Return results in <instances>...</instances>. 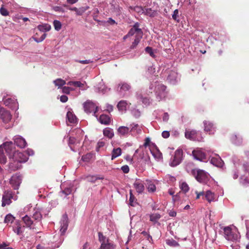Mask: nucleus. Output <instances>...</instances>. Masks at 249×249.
<instances>
[{
  "mask_svg": "<svg viewBox=\"0 0 249 249\" xmlns=\"http://www.w3.org/2000/svg\"><path fill=\"white\" fill-rule=\"evenodd\" d=\"M130 132H134L136 131V133L140 134L142 132V129L141 127L138 124H132L130 125Z\"/></svg>",
  "mask_w": 249,
  "mask_h": 249,
  "instance_id": "35",
  "label": "nucleus"
},
{
  "mask_svg": "<svg viewBox=\"0 0 249 249\" xmlns=\"http://www.w3.org/2000/svg\"><path fill=\"white\" fill-rule=\"evenodd\" d=\"M89 8V7H82L79 8H76V9H73L74 11L76 12V14L77 16H81L85 13Z\"/></svg>",
  "mask_w": 249,
  "mask_h": 249,
  "instance_id": "36",
  "label": "nucleus"
},
{
  "mask_svg": "<svg viewBox=\"0 0 249 249\" xmlns=\"http://www.w3.org/2000/svg\"><path fill=\"white\" fill-rule=\"evenodd\" d=\"M53 26L54 27V29L57 31H59L61 27H62V24L61 23L57 20H54L53 21Z\"/></svg>",
  "mask_w": 249,
  "mask_h": 249,
  "instance_id": "48",
  "label": "nucleus"
},
{
  "mask_svg": "<svg viewBox=\"0 0 249 249\" xmlns=\"http://www.w3.org/2000/svg\"><path fill=\"white\" fill-rule=\"evenodd\" d=\"M32 218L35 220L39 221L41 220L42 215L39 212L36 211L33 215Z\"/></svg>",
  "mask_w": 249,
  "mask_h": 249,
  "instance_id": "44",
  "label": "nucleus"
},
{
  "mask_svg": "<svg viewBox=\"0 0 249 249\" xmlns=\"http://www.w3.org/2000/svg\"><path fill=\"white\" fill-rule=\"evenodd\" d=\"M0 13L3 16H7L9 15V12L4 7L2 4L0 8Z\"/></svg>",
  "mask_w": 249,
  "mask_h": 249,
  "instance_id": "50",
  "label": "nucleus"
},
{
  "mask_svg": "<svg viewBox=\"0 0 249 249\" xmlns=\"http://www.w3.org/2000/svg\"><path fill=\"white\" fill-rule=\"evenodd\" d=\"M13 159L18 162H25L27 160L28 158L24 153L17 151L14 153Z\"/></svg>",
  "mask_w": 249,
  "mask_h": 249,
  "instance_id": "11",
  "label": "nucleus"
},
{
  "mask_svg": "<svg viewBox=\"0 0 249 249\" xmlns=\"http://www.w3.org/2000/svg\"><path fill=\"white\" fill-rule=\"evenodd\" d=\"M21 182V179L20 176L17 175L13 176L10 180V184L15 190L18 189L20 184Z\"/></svg>",
  "mask_w": 249,
  "mask_h": 249,
  "instance_id": "10",
  "label": "nucleus"
},
{
  "mask_svg": "<svg viewBox=\"0 0 249 249\" xmlns=\"http://www.w3.org/2000/svg\"><path fill=\"white\" fill-rule=\"evenodd\" d=\"M86 179H87V181L89 182H90L91 183H95L96 181L98 179H100V180L103 179L104 177H100V176H99L97 175H95V176L89 175L86 177Z\"/></svg>",
  "mask_w": 249,
  "mask_h": 249,
  "instance_id": "27",
  "label": "nucleus"
},
{
  "mask_svg": "<svg viewBox=\"0 0 249 249\" xmlns=\"http://www.w3.org/2000/svg\"><path fill=\"white\" fill-rule=\"evenodd\" d=\"M22 220L27 227L31 228L32 225H33V219L27 215L22 217Z\"/></svg>",
  "mask_w": 249,
  "mask_h": 249,
  "instance_id": "29",
  "label": "nucleus"
},
{
  "mask_svg": "<svg viewBox=\"0 0 249 249\" xmlns=\"http://www.w3.org/2000/svg\"><path fill=\"white\" fill-rule=\"evenodd\" d=\"M130 198H129V204L131 206H134V203L135 202L134 201L135 199V196H133L132 193V191L130 190Z\"/></svg>",
  "mask_w": 249,
  "mask_h": 249,
  "instance_id": "51",
  "label": "nucleus"
},
{
  "mask_svg": "<svg viewBox=\"0 0 249 249\" xmlns=\"http://www.w3.org/2000/svg\"><path fill=\"white\" fill-rule=\"evenodd\" d=\"M130 8L138 13H143L144 8L141 6H136L134 7H130Z\"/></svg>",
  "mask_w": 249,
  "mask_h": 249,
  "instance_id": "49",
  "label": "nucleus"
},
{
  "mask_svg": "<svg viewBox=\"0 0 249 249\" xmlns=\"http://www.w3.org/2000/svg\"><path fill=\"white\" fill-rule=\"evenodd\" d=\"M130 128L127 126H121L117 129V133L121 136H125L130 132Z\"/></svg>",
  "mask_w": 249,
  "mask_h": 249,
  "instance_id": "24",
  "label": "nucleus"
},
{
  "mask_svg": "<svg viewBox=\"0 0 249 249\" xmlns=\"http://www.w3.org/2000/svg\"><path fill=\"white\" fill-rule=\"evenodd\" d=\"M204 126V131L209 133V134H214L215 127L213 124L209 121H204L203 122Z\"/></svg>",
  "mask_w": 249,
  "mask_h": 249,
  "instance_id": "15",
  "label": "nucleus"
},
{
  "mask_svg": "<svg viewBox=\"0 0 249 249\" xmlns=\"http://www.w3.org/2000/svg\"><path fill=\"white\" fill-rule=\"evenodd\" d=\"M191 175L200 183H206L209 179V174L204 170L200 169H193Z\"/></svg>",
  "mask_w": 249,
  "mask_h": 249,
  "instance_id": "2",
  "label": "nucleus"
},
{
  "mask_svg": "<svg viewBox=\"0 0 249 249\" xmlns=\"http://www.w3.org/2000/svg\"><path fill=\"white\" fill-rule=\"evenodd\" d=\"M60 100L61 102L65 103L68 101V98L66 95H62L60 96Z\"/></svg>",
  "mask_w": 249,
  "mask_h": 249,
  "instance_id": "62",
  "label": "nucleus"
},
{
  "mask_svg": "<svg viewBox=\"0 0 249 249\" xmlns=\"http://www.w3.org/2000/svg\"><path fill=\"white\" fill-rule=\"evenodd\" d=\"M53 9H54V11H55L62 12V13H64L65 12V11L62 7H59V6H55L54 7Z\"/></svg>",
  "mask_w": 249,
  "mask_h": 249,
  "instance_id": "63",
  "label": "nucleus"
},
{
  "mask_svg": "<svg viewBox=\"0 0 249 249\" xmlns=\"http://www.w3.org/2000/svg\"><path fill=\"white\" fill-rule=\"evenodd\" d=\"M73 86L76 87L82 88L84 86V84L80 81H74Z\"/></svg>",
  "mask_w": 249,
  "mask_h": 249,
  "instance_id": "59",
  "label": "nucleus"
},
{
  "mask_svg": "<svg viewBox=\"0 0 249 249\" xmlns=\"http://www.w3.org/2000/svg\"><path fill=\"white\" fill-rule=\"evenodd\" d=\"M39 33L42 34L44 32L49 31L51 29V26L48 24L40 25L37 27Z\"/></svg>",
  "mask_w": 249,
  "mask_h": 249,
  "instance_id": "34",
  "label": "nucleus"
},
{
  "mask_svg": "<svg viewBox=\"0 0 249 249\" xmlns=\"http://www.w3.org/2000/svg\"><path fill=\"white\" fill-rule=\"evenodd\" d=\"M133 185L137 193L140 194L143 192L144 190V184L141 180L136 179Z\"/></svg>",
  "mask_w": 249,
  "mask_h": 249,
  "instance_id": "17",
  "label": "nucleus"
},
{
  "mask_svg": "<svg viewBox=\"0 0 249 249\" xmlns=\"http://www.w3.org/2000/svg\"><path fill=\"white\" fill-rule=\"evenodd\" d=\"M24 226H22L19 220H16L13 227L14 231L17 235H22L24 232Z\"/></svg>",
  "mask_w": 249,
  "mask_h": 249,
  "instance_id": "14",
  "label": "nucleus"
},
{
  "mask_svg": "<svg viewBox=\"0 0 249 249\" xmlns=\"http://www.w3.org/2000/svg\"><path fill=\"white\" fill-rule=\"evenodd\" d=\"M98 237L99 240L102 243H105V242H107L108 239L107 238L106 236H105L103 233L101 232H98Z\"/></svg>",
  "mask_w": 249,
  "mask_h": 249,
  "instance_id": "45",
  "label": "nucleus"
},
{
  "mask_svg": "<svg viewBox=\"0 0 249 249\" xmlns=\"http://www.w3.org/2000/svg\"><path fill=\"white\" fill-rule=\"evenodd\" d=\"M12 144V142H4L2 145H1L0 147V163L1 164H5L6 162L7 159L6 156L4 154V151H3V148H6L7 146H10Z\"/></svg>",
  "mask_w": 249,
  "mask_h": 249,
  "instance_id": "8",
  "label": "nucleus"
},
{
  "mask_svg": "<svg viewBox=\"0 0 249 249\" xmlns=\"http://www.w3.org/2000/svg\"><path fill=\"white\" fill-rule=\"evenodd\" d=\"M14 142L17 146L21 148H25L27 145L26 141L22 137L16 138L14 140Z\"/></svg>",
  "mask_w": 249,
  "mask_h": 249,
  "instance_id": "19",
  "label": "nucleus"
},
{
  "mask_svg": "<svg viewBox=\"0 0 249 249\" xmlns=\"http://www.w3.org/2000/svg\"><path fill=\"white\" fill-rule=\"evenodd\" d=\"M160 218V215L159 213H153L150 215V219L151 221L157 222Z\"/></svg>",
  "mask_w": 249,
  "mask_h": 249,
  "instance_id": "46",
  "label": "nucleus"
},
{
  "mask_svg": "<svg viewBox=\"0 0 249 249\" xmlns=\"http://www.w3.org/2000/svg\"><path fill=\"white\" fill-rule=\"evenodd\" d=\"M62 92L66 94H69L71 90H73V89L69 87H63L62 88Z\"/></svg>",
  "mask_w": 249,
  "mask_h": 249,
  "instance_id": "52",
  "label": "nucleus"
},
{
  "mask_svg": "<svg viewBox=\"0 0 249 249\" xmlns=\"http://www.w3.org/2000/svg\"><path fill=\"white\" fill-rule=\"evenodd\" d=\"M67 118L68 121L71 123H75L77 122V119L75 115L71 111H68L67 114Z\"/></svg>",
  "mask_w": 249,
  "mask_h": 249,
  "instance_id": "33",
  "label": "nucleus"
},
{
  "mask_svg": "<svg viewBox=\"0 0 249 249\" xmlns=\"http://www.w3.org/2000/svg\"><path fill=\"white\" fill-rule=\"evenodd\" d=\"M142 36H135V38L134 41L132 42V44L131 46V49H134L136 48L137 45L139 44L140 41L141 39L142 38Z\"/></svg>",
  "mask_w": 249,
  "mask_h": 249,
  "instance_id": "40",
  "label": "nucleus"
},
{
  "mask_svg": "<svg viewBox=\"0 0 249 249\" xmlns=\"http://www.w3.org/2000/svg\"><path fill=\"white\" fill-rule=\"evenodd\" d=\"M196 199H199L201 196H202L203 197L204 196V192L203 191L200 192H198L197 191H196Z\"/></svg>",
  "mask_w": 249,
  "mask_h": 249,
  "instance_id": "61",
  "label": "nucleus"
},
{
  "mask_svg": "<svg viewBox=\"0 0 249 249\" xmlns=\"http://www.w3.org/2000/svg\"><path fill=\"white\" fill-rule=\"evenodd\" d=\"M182 155H183V151L181 149H178L177 150L174 154V156L173 157V160L171 162V166H176L178 165L182 159Z\"/></svg>",
  "mask_w": 249,
  "mask_h": 249,
  "instance_id": "5",
  "label": "nucleus"
},
{
  "mask_svg": "<svg viewBox=\"0 0 249 249\" xmlns=\"http://www.w3.org/2000/svg\"><path fill=\"white\" fill-rule=\"evenodd\" d=\"M161 135L163 138L166 139L169 137L170 133L168 131H164L162 132Z\"/></svg>",
  "mask_w": 249,
  "mask_h": 249,
  "instance_id": "58",
  "label": "nucleus"
},
{
  "mask_svg": "<svg viewBox=\"0 0 249 249\" xmlns=\"http://www.w3.org/2000/svg\"><path fill=\"white\" fill-rule=\"evenodd\" d=\"M99 120L100 123L102 124L108 125L111 121V119L107 115L102 114L100 115Z\"/></svg>",
  "mask_w": 249,
  "mask_h": 249,
  "instance_id": "20",
  "label": "nucleus"
},
{
  "mask_svg": "<svg viewBox=\"0 0 249 249\" xmlns=\"http://www.w3.org/2000/svg\"><path fill=\"white\" fill-rule=\"evenodd\" d=\"M140 24L136 22L133 26V27L129 30L127 36H132L136 34V36H142L143 33L141 29L139 28Z\"/></svg>",
  "mask_w": 249,
  "mask_h": 249,
  "instance_id": "7",
  "label": "nucleus"
},
{
  "mask_svg": "<svg viewBox=\"0 0 249 249\" xmlns=\"http://www.w3.org/2000/svg\"><path fill=\"white\" fill-rule=\"evenodd\" d=\"M178 75L175 71H171L167 77V80L172 84H175L178 81Z\"/></svg>",
  "mask_w": 249,
  "mask_h": 249,
  "instance_id": "13",
  "label": "nucleus"
},
{
  "mask_svg": "<svg viewBox=\"0 0 249 249\" xmlns=\"http://www.w3.org/2000/svg\"><path fill=\"white\" fill-rule=\"evenodd\" d=\"M68 222L67 220H63L61 224L60 231L62 233H65L68 228Z\"/></svg>",
  "mask_w": 249,
  "mask_h": 249,
  "instance_id": "42",
  "label": "nucleus"
},
{
  "mask_svg": "<svg viewBox=\"0 0 249 249\" xmlns=\"http://www.w3.org/2000/svg\"><path fill=\"white\" fill-rule=\"evenodd\" d=\"M0 118L4 123H7L11 120L12 115L8 111L2 108L0 109Z\"/></svg>",
  "mask_w": 249,
  "mask_h": 249,
  "instance_id": "9",
  "label": "nucleus"
},
{
  "mask_svg": "<svg viewBox=\"0 0 249 249\" xmlns=\"http://www.w3.org/2000/svg\"><path fill=\"white\" fill-rule=\"evenodd\" d=\"M121 170L124 173H128L129 172V168L128 165H125L121 167Z\"/></svg>",
  "mask_w": 249,
  "mask_h": 249,
  "instance_id": "55",
  "label": "nucleus"
},
{
  "mask_svg": "<svg viewBox=\"0 0 249 249\" xmlns=\"http://www.w3.org/2000/svg\"><path fill=\"white\" fill-rule=\"evenodd\" d=\"M166 86L162 84H158L156 87V93L160 99L164 98L166 95Z\"/></svg>",
  "mask_w": 249,
  "mask_h": 249,
  "instance_id": "12",
  "label": "nucleus"
},
{
  "mask_svg": "<svg viewBox=\"0 0 249 249\" xmlns=\"http://www.w3.org/2000/svg\"><path fill=\"white\" fill-rule=\"evenodd\" d=\"M84 108L85 111L88 113L93 112L94 116L97 117L96 115V113L98 111V107L92 102L90 101H87L84 104Z\"/></svg>",
  "mask_w": 249,
  "mask_h": 249,
  "instance_id": "4",
  "label": "nucleus"
},
{
  "mask_svg": "<svg viewBox=\"0 0 249 249\" xmlns=\"http://www.w3.org/2000/svg\"><path fill=\"white\" fill-rule=\"evenodd\" d=\"M145 52L150 54V55L152 57L154 56V54L153 52L152 48L150 47H147L145 49Z\"/></svg>",
  "mask_w": 249,
  "mask_h": 249,
  "instance_id": "54",
  "label": "nucleus"
},
{
  "mask_svg": "<svg viewBox=\"0 0 249 249\" xmlns=\"http://www.w3.org/2000/svg\"><path fill=\"white\" fill-rule=\"evenodd\" d=\"M46 37V34L42 33V34L39 33H36V35L33 36V38L36 42H40L42 41Z\"/></svg>",
  "mask_w": 249,
  "mask_h": 249,
  "instance_id": "23",
  "label": "nucleus"
},
{
  "mask_svg": "<svg viewBox=\"0 0 249 249\" xmlns=\"http://www.w3.org/2000/svg\"><path fill=\"white\" fill-rule=\"evenodd\" d=\"M72 192L71 188H66L63 191L62 193L64 194L66 196L70 195Z\"/></svg>",
  "mask_w": 249,
  "mask_h": 249,
  "instance_id": "56",
  "label": "nucleus"
},
{
  "mask_svg": "<svg viewBox=\"0 0 249 249\" xmlns=\"http://www.w3.org/2000/svg\"><path fill=\"white\" fill-rule=\"evenodd\" d=\"M231 139L233 142L236 145H240L242 142V138L236 135L232 136Z\"/></svg>",
  "mask_w": 249,
  "mask_h": 249,
  "instance_id": "39",
  "label": "nucleus"
},
{
  "mask_svg": "<svg viewBox=\"0 0 249 249\" xmlns=\"http://www.w3.org/2000/svg\"><path fill=\"white\" fill-rule=\"evenodd\" d=\"M53 83L55 86H57L58 88H60L66 84V81L61 78H58L54 80Z\"/></svg>",
  "mask_w": 249,
  "mask_h": 249,
  "instance_id": "38",
  "label": "nucleus"
},
{
  "mask_svg": "<svg viewBox=\"0 0 249 249\" xmlns=\"http://www.w3.org/2000/svg\"><path fill=\"white\" fill-rule=\"evenodd\" d=\"M15 220V217L11 213L7 214L4 218V223L8 225L12 224Z\"/></svg>",
  "mask_w": 249,
  "mask_h": 249,
  "instance_id": "30",
  "label": "nucleus"
},
{
  "mask_svg": "<svg viewBox=\"0 0 249 249\" xmlns=\"http://www.w3.org/2000/svg\"><path fill=\"white\" fill-rule=\"evenodd\" d=\"M204 198H205L208 202H211L214 199V194L210 191H207L204 193Z\"/></svg>",
  "mask_w": 249,
  "mask_h": 249,
  "instance_id": "26",
  "label": "nucleus"
},
{
  "mask_svg": "<svg viewBox=\"0 0 249 249\" xmlns=\"http://www.w3.org/2000/svg\"><path fill=\"white\" fill-rule=\"evenodd\" d=\"M197 135V132L195 130H186L185 132V138L190 140H195Z\"/></svg>",
  "mask_w": 249,
  "mask_h": 249,
  "instance_id": "18",
  "label": "nucleus"
},
{
  "mask_svg": "<svg viewBox=\"0 0 249 249\" xmlns=\"http://www.w3.org/2000/svg\"><path fill=\"white\" fill-rule=\"evenodd\" d=\"M192 155L194 159L199 161H202L206 159L205 153L199 149L194 150L192 152Z\"/></svg>",
  "mask_w": 249,
  "mask_h": 249,
  "instance_id": "16",
  "label": "nucleus"
},
{
  "mask_svg": "<svg viewBox=\"0 0 249 249\" xmlns=\"http://www.w3.org/2000/svg\"><path fill=\"white\" fill-rule=\"evenodd\" d=\"M103 135L105 137L111 139L114 135L113 130L110 127H106L103 130Z\"/></svg>",
  "mask_w": 249,
  "mask_h": 249,
  "instance_id": "22",
  "label": "nucleus"
},
{
  "mask_svg": "<svg viewBox=\"0 0 249 249\" xmlns=\"http://www.w3.org/2000/svg\"><path fill=\"white\" fill-rule=\"evenodd\" d=\"M137 98L138 99L141 100L145 105H148L150 103L149 99L147 97H143L141 94H137Z\"/></svg>",
  "mask_w": 249,
  "mask_h": 249,
  "instance_id": "37",
  "label": "nucleus"
},
{
  "mask_svg": "<svg viewBox=\"0 0 249 249\" xmlns=\"http://www.w3.org/2000/svg\"><path fill=\"white\" fill-rule=\"evenodd\" d=\"M143 14L151 17H154L157 15V13L151 8H144Z\"/></svg>",
  "mask_w": 249,
  "mask_h": 249,
  "instance_id": "31",
  "label": "nucleus"
},
{
  "mask_svg": "<svg viewBox=\"0 0 249 249\" xmlns=\"http://www.w3.org/2000/svg\"><path fill=\"white\" fill-rule=\"evenodd\" d=\"M211 163L217 167H222L224 164L220 157H213L211 160Z\"/></svg>",
  "mask_w": 249,
  "mask_h": 249,
  "instance_id": "21",
  "label": "nucleus"
},
{
  "mask_svg": "<svg viewBox=\"0 0 249 249\" xmlns=\"http://www.w3.org/2000/svg\"><path fill=\"white\" fill-rule=\"evenodd\" d=\"M246 227L248 230V232L247 233V237L248 239H249V221H247L246 223Z\"/></svg>",
  "mask_w": 249,
  "mask_h": 249,
  "instance_id": "64",
  "label": "nucleus"
},
{
  "mask_svg": "<svg viewBox=\"0 0 249 249\" xmlns=\"http://www.w3.org/2000/svg\"><path fill=\"white\" fill-rule=\"evenodd\" d=\"M122 153V149L118 147L114 148L112 152L111 160H113L117 157L121 155Z\"/></svg>",
  "mask_w": 249,
  "mask_h": 249,
  "instance_id": "32",
  "label": "nucleus"
},
{
  "mask_svg": "<svg viewBox=\"0 0 249 249\" xmlns=\"http://www.w3.org/2000/svg\"><path fill=\"white\" fill-rule=\"evenodd\" d=\"M121 86V90L124 91L129 90L131 88V86L127 83H123L119 85Z\"/></svg>",
  "mask_w": 249,
  "mask_h": 249,
  "instance_id": "47",
  "label": "nucleus"
},
{
  "mask_svg": "<svg viewBox=\"0 0 249 249\" xmlns=\"http://www.w3.org/2000/svg\"><path fill=\"white\" fill-rule=\"evenodd\" d=\"M169 119V115L168 113L165 112L163 114L162 120L164 122H167Z\"/></svg>",
  "mask_w": 249,
  "mask_h": 249,
  "instance_id": "60",
  "label": "nucleus"
},
{
  "mask_svg": "<svg viewBox=\"0 0 249 249\" xmlns=\"http://www.w3.org/2000/svg\"><path fill=\"white\" fill-rule=\"evenodd\" d=\"M225 237L228 240L237 241L239 238V234L235 229H232L230 227L224 228Z\"/></svg>",
  "mask_w": 249,
  "mask_h": 249,
  "instance_id": "3",
  "label": "nucleus"
},
{
  "mask_svg": "<svg viewBox=\"0 0 249 249\" xmlns=\"http://www.w3.org/2000/svg\"><path fill=\"white\" fill-rule=\"evenodd\" d=\"M178 9L175 10L173 12V14L172 15V18L174 20H175L178 22L179 19H178Z\"/></svg>",
  "mask_w": 249,
  "mask_h": 249,
  "instance_id": "53",
  "label": "nucleus"
},
{
  "mask_svg": "<svg viewBox=\"0 0 249 249\" xmlns=\"http://www.w3.org/2000/svg\"><path fill=\"white\" fill-rule=\"evenodd\" d=\"M145 185L149 192L153 193L156 191V186L152 181L146 180Z\"/></svg>",
  "mask_w": 249,
  "mask_h": 249,
  "instance_id": "25",
  "label": "nucleus"
},
{
  "mask_svg": "<svg viewBox=\"0 0 249 249\" xmlns=\"http://www.w3.org/2000/svg\"><path fill=\"white\" fill-rule=\"evenodd\" d=\"M12 198H14L12 192L11 191H5L2 196L1 206L5 207L6 205L11 204Z\"/></svg>",
  "mask_w": 249,
  "mask_h": 249,
  "instance_id": "6",
  "label": "nucleus"
},
{
  "mask_svg": "<svg viewBox=\"0 0 249 249\" xmlns=\"http://www.w3.org/2000/svg\"><path fill=\"white\" fill-rule=\"evenodd\" d=\"M76 62L83 64H88L92 62V61L90 60H75Z\"/></svg>",
  "mask_w": 249,
  "mask_h": 249,
  "instance_id": "57",
  "label": "nucleus"
},
{
  "mask_svg": "<svg viewBox=\"0 0 249 249\" xmlns=\"http://www.w3.org/2000/svg\"><path fill=\"white\" fill-rule=\"evenodd\" d=\"M166 244L171 247H174L179 246V244L173 239L167 240Z\"/></svg>",
  "mask_w": 249,
  "mask_h": 249,
  "instance_id": "43",
  "label": "nucleus"
},
{
  "mask_svg": "<svg viewBox=\"0 0 249 249\" xmlns=\"http://www.w3.org/2000/svg\"><path fill=\"white\" fill-rule=\"evenodd\" d=\"M127 105V103L126 101L121 100L118 103L117 105V107L119 110L124 111L126 110Z\"/></svg>",
  "mask_w": 249,
  "mask_h": 249,
  "instance_id": "28",
  "label": "nucleus"
},
{
  "mask_svg": "<svg viewBox=\"0 0 249 249\" xmlns=\"http://www.w3.org/2000/svg\"><path fill=\"white\" fill-rule=\"evenodd\" d=\"M180 188L184 193L187 192L189 190L188 185L185 182H182L179 185Z\"/></svg>",
  "mask_w": 249,
  "mask_h": 249,
  "instance_id": "41",
  "label": "nucleus"
},
{
  "mask_svg": "<svg viewBox=\"0 0 249 249\" xmlns=\"http://www.w3.org/2000/svg\"><path fill=\"white\" fill-rule=\"evenodd\" d=\"M136 157V156L134 155L133 158L130 159V161L136 167L139 169H144L146 165H150V159L148 155L145 154L144 153H140L139 157L137 158V160H135Z\"/></svg>",
  "mask_w": 249,
  "mask_h": 249,
  "instance_id": "1",
  "label": "nucleus"
}]
</instances>
